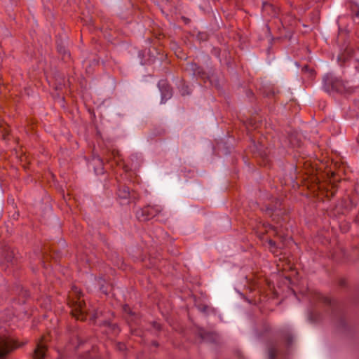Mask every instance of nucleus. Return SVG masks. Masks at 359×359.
I'll return each mask as SVG.
<instances>
[{"label": "nucleus", "mask_w": 359, "mask_h": 359, "mask_svg": "<svg viewBox=\"0 0 359 359\" xmlns=\"http://www.w3.org/2000/svg\"><path fill=\"white\" fill-rule=\"evenodd\" d=\"M323 87L327 93H351V88L348 86V83L341 79L334 76L332 74H326L323 77Z\"/></svg>", "instance_id": "nucleus-1"}, {"label": "nucleus", "mask_w": 359, "mask_h": 359, "mask_svg": "<svg viewBox=\"0 0 359 359\" xmlns=\"http://www.w3.org/2000/svg\"><path fill=\"white\" fill-rule=\"evenodd\" d=\"M69 305L72 308V314L77 320H86L85 303L81 300V292L77 287H74L71 296L69 297Z\"/></svg>", "instance_id": "nucleus-2"}, {"label": "nucleus", "mask_w": 359, "mask_h": 359, "mask_svg": "<svg viewBox=\"0 0 359 359\" xmlns=\"http://www.w3.org/2000/svg\"><path fill=\"white\" fill-rule=\"evenodd\" d=\"M19 345L10 337H0V359H8L9 354L17 348Z\"/></svg>", "instance_id": "nucleus-3"}, {"label": "nucleus", "mask_w": 359, "mask_h": 359, "mask_svg": "<svg viewBox=\"0 0 359 359\" xmlns=\"http://www.w3.org/2000/svg\"><path fill=\"white\" fill-rule=\"evenodd\" d=\"M161 210L162 208L158 205H147L138 210L136 217L140 221L145 222L157 215Z\"/></svg>", "instance_id": "nucleus-4"}, {"label": "nucleus", "mask_w": 359, "mask_h": 359, "mask_svg": "<svg viewBox=\"0 0 359 359\" xmlns=\"http://www.w3.org/2000/svg\"><path fill=\"white\" fill-rule=\"evenodd\" d=\"M44 341L45 338L42 337L41 339L37 342L33 353V359H45L47 357V348Z\"/></svg>", "instance_id": "nucleus-5"}, {"label": "nucleus", "mask_w": 359, "mask_h": 359, "mask_svg": "<svg viewBox=\"0 0 359 359\" xmlns=\"http://www.w3.org/2000/svg\"><path fill=\"white\" fill-rule=\"evenodd\" d=\"M187 70L191 72L194 76L203 78L205 76V73L203 68L196 63H190L187 67Z\"/></svg>", "instance_id": "nucleus-6"}, {"label": "nucleus", "mask_w": 359, "mask_h": 359, "mask_svg": "<svg viewBox=\"0 0 359 359\" xmlns=\"http://www.w3.org/2000/svg\"><path fill=\"white\" fill-rule=\"evenodd\" d=\"M158 86L161 91L162 100H166L172 97V89L168 84L164 81H161L158 83Z\"/></svg>", "instance_id": "nucleus-7"}, {"label": "nucleus", "mask_w": 359, "mask_h": 359, "mask_svg": "<svg viewBox=\"0 0 359 359\" xmlns=\"http://www.w3.org/2000/svg\"><path fill=\"white\" fill-rule=\"evenodd\" d=\"M2 257L4 261L6 262L8 264L13 265L15 261V254L13 250L10 248L6 247L4 249L2 252ZM8 267V265H7Z\"/></svg>", "instance_id": "nucleus-8"}, {"label": "nucleus", "mask_w": 359, "mask_h": 359, "mask_svg": "<svg viewBox=\"0 0 359 359\" xmlns=\"http://www.w3.org/2000/svg\"><path fill=\"white\" fill-rule=\"evenodd\" d=\"M93 164L95 165V172L97 175H100L104 173V166L103 162L101 158L99 157L93 159Z\"/></svg>", "instance_id": "nucleus-9"}, {"label": "nucleus", "mask_w": 359, "mask_h": 359, "mask_svg": "<svg viewBox=\"0 0 359 359\" xmlns=\"http://www.w3.org/2000/svg\"><path fill=\"white\" fill-rule=\"evenodd\" d=\"M117 194L118 197L123 199L128 198L130 196V189L124 185L119 187Z\"/></svg>", "instance_id": "nucleus-10"}, {"label": "nucleus", "mask_w": 359, "mask_h": 359, "mask_svg": "<svg viewBox=\"0 0 359 359\" xmlns=\"http://www.w3.org/2000/svg\"><path fill=\"white\" fill-rule=\"evenodd\" d=\"M269 359H275L277 355V349L275 346L272 345L268 350Z\"/></svg>", "instance_id": "nucleus-11"}, {"label": "nucleus", "mask_w": 359, "mask_h": 359, "mask_svg": "<svg viewBox=\"0 0 359 359\" xmlns=\"http://www.w3.org/2000/svg\"><path fill=\"white\" fill-rule=\"evenodd\" d=\"M57 50L60 54L62 55L64 59L69 57V53H68L67 50L65 48V46L58 44Z\"/></svg>", "instance_id": "nucleus-12"}, {"label": "nucleus", "mask_w": 359, "mask_h": 359, "mask_svg": "<svg viewBox=\"0 0 359 359\" xmlns=\"http://www.w3.org/2000/svg\"><path fill=\"white\" fill-rule=\"evenodd\" d=\"M202 337L205 340L208 339V338L210 337V338L212 339V340L215 341L217 339V335L214 333H209V334H204Z\"/></svg>", "instance_id": "nucleus-13"}, {"label": "nucleus", "mask_w": 359, "mask_h": 359, "mask_svg": "<svg viewBox=\"0 0 359 359\" xmlns=\"http://www.w3.org/2000/svg\"><path fill=\"white\" fill-rule=\"evenodd\" d=\"M181 93H182V95H189L190 93V92L188 90V86H182V88L181 89Z\"/></svg>", "instance_id": "nucleus-14"}, {"label": "nucleus", "mask_w": 359, "mask_h": 359, "mask_svg": "<svg viewBox=\"0 0 359 359\" xmlns=\"http://www.w3.org/2000/svg\"><path fill=\"white\" fill-rule=\"evenodd\" d=\"M116 347L117 349H118L119 351H124L126 349V346L123 343H118L116 345Z\"/></svg>", "instance_id": "nucleus-15"}, {"label": "nucleus", "mask_w": 359, "mask_h": 359, "mask_svg": "<svg viewBox=\"0 0 359 359\" xmlns=\"http://www.w3.org/2000/svg\"><path fill=\"white\" fill-rule=\"evenodd\" d=\"M105 325H107V326H109V327H111L113 330L116 332L118 331V327H116V325H111L110 323L109 322H104V323Z\"/></svg>", "instance_id": "nucleus-16"}, {"label": "nucleus", "mask_w": 359, "mask_h": 359, "mask_svg": "<svg viewBox=\"0 0 359 359\" xmlns=\"http://www.w3.org/2000/svg\"><path fill=\"white\" fill-rule=\"evenodd\" d=\"M302 71H304V72H309H309H310V74L311 75H313V73H314V71L313 69H310L307 65H306V66H304L303 67Z\"/></svg>", "instance_id": "nucleus-17"}, {"label": "nucleus", "mask_w": 359, "mask_h": 359, "mask_svg": "<svg viewBox=\"0 0 359 359\" xmlns=\"http://www.w3.org/2000/svg\"><path fill=\"white\" fill-rule=\"evenodd\" d=\"M268 8H272V6L270 4L264 3L263 4V9L266 10Z\"/></svg>", "instance_id": "nucleus-18"}, {"label": "nucleus", "mask_w": 359, "mask_h": 359, "mask_svg": "<svg viewBox=\"0 0 359 359\" xmlns=\"http://www.w3.org/2000/svg\"><path fill=\"white\" fill-rule=\"evenodd\" d=\"M269 244L271 247H274L276 245V243L273 241H272V240H269Z\"/></svg>", "instance_id": "nucleus-19"}, {"label": "nucleus", "mask_w": 359, "mask_h": 359, "mask_svg": "<svg viewBox=\"0 0 359 359\" xmlns=\"http://www.w3.org/2000/svg\"><path fill=\"white\" fill-rule=\"evenodd\" d=\"M325 302L327 304H331V300L327 297L324 298Z\"/></svg>", "instance_id": "nucleus-20"}, {"label": "nucleus", "mask_w": 359, "mask_h": 359, "mask_svg": "<svg viewBox=\"0 0 359 359\" xmlns=\"http://www.w3.org/2000/svg\"><path fill=\"white\" fill-rule=\"evenodd\" d=\"M123 309H124V311H129V310H130V308H129L127 305H126V306L123 307Z\"/></svg>", "instance_id": "nucleus-21"}, {"label": "nucleus", "mask_w": 359, "mask_h": 359, "mask_svg": "<svg viewBox=\"0 0 359 359\" xmlns=\"http://www.w3.org/2000/svg\"><path fill=\"white\" fill-rule=\"evenodd\" d=\"M61 88H62V84H60V83L55 87L56 90L61 89Z\"/></svg>", "instance_id": "nucleus-22"}, {"label": "nucleus", "mask_w": 359, "mask_h": 359, "mask_svg": "<svg viewBox=\"0 0 359 359\" xmlns=\"http://www.w3.org/2000/svg\"><path fill=\"white\" fill-rule=\"evenodd\" d=\"M355 222L359 224V214L358 215V216L356 217V219H355Z\"/></svg>", "instance_id": "nucleus-23"}, {"label": "nucleus", "mask_w": 359, "mask_h": 359, "mask_svg": "<svg viewBox=\"0 0 359 359\" xmlns=\"http://www.w3.org/2000/svg\"><path fill=\"white\" fill-rule=\"evenodd\" d=\"M153 345L155 346H158V344L156 342V341H154L153 342Z\"/></svg>", "instance_id": "nucleus-24"}, {"label": "nucleus", "mask_w": 359, "mask_h": 359, "mask_svg": "<svg viewBox=\"0 0 359 359\" xmlns=\"http://www.w3.org/2000/svg\"><path fill=\"white\" fill-rule=\"evenodd\" d=\"M357 142L359 144V133H358V137H357Z\"/></svg>", "instance_id": "nucleus-25"}, {"label": "nucleus", "mask_w": 359, "mask_h": 359, "mask_svg": "<svg viewBox=\"0 0 359 359\" xmlns=\"http://www.w3.org/2000/svg\"><path fill=\"white\" fill-rule=\"evenodd\" d=\"M1 265H2V267H4V262H3V261L1 262Z\"/></svg>", "instance_id": "nucleus-26"}]
</instances>
